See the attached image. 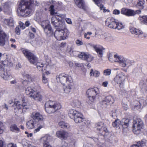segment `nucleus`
<instances>
[{
	"mask_svg": "<svg viewBox=\"0 0 147 147\" xmlns=\"http://www.w3.org/2000/svg\"><path fill=\"white\" fill-rule=\"evenodd\" d=\"M88 97L87 101L88 103L94 102L96 98L99 96V91L97 87L88 89L86 92Z\"/></svg>",
	"mask_w": 147,
	"mask_h": 147,
	"instance_id": "20e7f679",
	"label": "nucleus"
},
{
	"mask_svg": "<svg viewBox=\"0 0 147 147\" xmlns=\"http://www.w3.org/2000/svg\"><path fill=\"white\" fill-rule=\"evenodd\" d=\"M124 27V26L123 25L122 23H119L117 22V24H116L115 29H117L119 30L123 28Z\"/></svg>",
	"mask_w": 147,
	"mask_h": 147,
	"instance_id": "a18cd8bd",
	"label": "nucleus"
},
{
	"mask_svg": "<svg viewBox=\"0 0 147 147\" xmlns=\"http://www.w3.org/2000/svg\"><path fill=\"white\" fill-rule=\"evenodd\" d=\"M44 32L47 36L50 37L54 35L55 37V33L54 32L51 24L47 25L44 28H43Z\"/></svg>",
	"mask_w": 147,
	"mask_h": 147,
	"instance_id": "dca6fc26",
	"label": "nucleus"
},
{
	"mask_svg": "<svg viewBox=\"0 0 147 147\" xmlns=\"http://www.w3.org/2000/svg\"><path fill=\"white\" fill-rule=\"evenodd\" d=\"M99 74L100 73L99 72L97 71H94L92 69H91L90 72V76L97 77L99 76Z\"/></svg>",
	"mask_w": 147,
	"mask_h": 147,
	"instance_id": "4c0bfd02",
	"label": "nucleus"
},
{
	"mask_svg": "<svg viewBox=\"0 0 147 147\" xmlns=\"http://www.w3.org/2000/svg\"><path fill=\"white\" fill-rule=\"evenodd\" d=\"M46 111L49 114L54 113L55 112V107H49L45 108Z\"/></svg>",
	"mask_w": 147,
	"mask_h": 147,
	"instance_id": "f704fd0d",
	"label": "nucleus"
},
{
	"mask_svg": "<svg viewBox=\"0 0 147 147\" xmlns=\"http://www.w3.org/2000/svg\"><path fill=\"white\" fill-rule=\"evenodd\" d=\"M25 92L27 95L35 100L41 101L42 100V96L40 92L34 90L33 88L30 86L28 87L26 89Z\"/></svg>",
	"mask_w": 147,
	"mask_h": 147,
	"instance_id": "39448f33",
	"label": "nucleus"
},
{
	"mask_svg": "<svg viewBox=\"0 0 147 147\" xmlns=\"http://www.w3.org/2000/svg\"><path fill=\"white\" fill-rule=\"evenodd\" d=\"M120 125H121V121L119 119H116L114 122L112 123V125L114 127H118Z\"/></svg>",
	"mask_w": 147,
	"mask_h": 147,
	"instance_id": "58836bf2",
	"label": "nucleus"
},
{
	"mask_svg": "<svg viewBox=\"0 0 147 147\" xmlns=\"http://www.w3.org/2000/svg\"><path fill=\"white\" fill-rule=\"evenodd\" d=\"M25 77L27 78V79L26 80V81L24 80L22 82L23 83H24L25 81L27 82H31L32 81V79L30 75L26 74L25 75Z\"/></svg>",
	"mask_w": 147,
	"mask_h": 147,
	"instance_id": "864d4df0",
	"label": "nucleus"
},
{
	"mask_svg": "<svg viewBox=\"0 0 147 147\" xmlns=\"http://www.w3.org/2000/svg\"><path fill=\"white\" fill-rule=\"evenodd\" d=\"M111 73V70L110 69H107L105 70L104 71V73L105 76L109 75Z\"/></svg>",
	"mask_w": 147,
	"mask_h": 147,
	"instance_id": "5fc2aeb1",
	"label": "nucleus"
},
{
	"mask_svg": "<svg viewBox=\"0 0 147 147\" xmlns=\"http://www.w3.org/2000/svg\"><path fill=\"white\" fill-rule=\"evenodd\" d=\"M65 15L56 12V34L57 35V39L60 40H65L67 37L63 30L64 21Z\"/></svg>",
	"mask_w": 147,
	"mask_h": 147,
	"instance_id": "f257e3e1",
	"label": "nucleus"
},
{
	"mask_svg": "<svg viewBox=\"0 0 147 147\" xmlns=\"http://www.w3.org/2000/svg\"><path fill=\"white\" fill-rule=\"evenodd\" d=\"M144 0H138L137 3V5L141 7L142 9L144 8V5L145 3Z\"/></svg>",
	"mask_w": 147,
	"mask_h": 147,
	"instance_id": "e433bc0d",
	"label": "nucleus"
},
{
	"mask_svg": "<svg viewBox=\"0 0 147 147\" xmlns=\"http://www.w3.org/2000/svg\"><path fill=\"white\" fill-rule=\"evenodd\" d=\"M19 26L22 29H24L25 28V24L21 22L19 23Z\"/></svg>",
	"mask_w": 147,
	"mask_h": 147,
	"instance_id": "052dcab7",
	"label": "nucleus"
},
{
	"mask_svg": "<svg viewBox=\"0 0 147 147\" xmlns=\"http://www.w3.org/2000/svg\"><path fill=\"white\" fill-rule=\"evenodd\" d=\"M76 43L78 46H80L83 45V42L79 40H77L76 41Z\"/></svg>",
	"mask_w": 147,
	"mask_h": 147,
	"instance_id": "69168bd1",
	"label": "nucleus"
},
{
	"mask_svg": "<svg viewBox=\"0 0 147 147\" xmlns=\"http://www.w3.org/2000/svg\"><path fill=\"white\" fill-rule=\"evenodd\" d=\"M114 57L115 59V60H113L112 56L110 55L109 57V61L111 62H119L120 65L122 67L123 64L125 59L122 56L118 55H115L114 56Z\"/></svg>",
	"mask_w": 147,
	"mask_h": 147,
	"instance_id": "f8f14e48",
	"label": "nucleus"
},
{
	"mask_svg": "<svg viewBox=\"0 0 147 147\" xmlns=\"http://www.w3.org/2000/svg\"><path fill=\"white\" fill-rule=\"evenodd\" d=\"M42 82L44 84H46L48 83V79L45 76V75L43 74L42 76Z\"/></svg>",
	"mask_w": 147,
	"mask_h": 147,
	"instance_id": "09e8293b",
	"label": "nucleus"
},
{
	"mask_svg": "<svg viewBox=\"0 0 147 147\" xmlns=\"http://www.w3.org/2000/svg\"><path fill=\"white\" fill-rule=\"evenodd\" d=\"M93 1L98 6H100V8L101 10L103 9V8H104V5H103L101 4V3L102 1V0H101L98 3V1L97 0H96L95 1Z\"/></svg>",
	"mask_w": 147,
	"mask_h": 147,
	"instance_id": "8fccbe9b",
	"label": "nucleus"
},
{
	"mask_svg": "<svg viewBox=\"0 0 147 147\" xmlns=\"http://www.w3.org/2000/svg\"><path fill=\"white\" fill-rule=\"evenodd\" d=\"M139 85L141 87V88H146L147 85V80H141L140 82Z\"/></svg>",
	"mask_w": 147,
	"mask_h": 147,
	"instance_id": "37998d69",
	"label": "nucleus"
},
{
	"mask_svg": "<svg viewBox=\"0 0 147 147\" xmlns=\"http://www.w3.org/2000/svg\"><path fill=\"white\" fill-rule=\"evenodd\" d=\"M100 104L101 107L102 108H106L107 107V105H109L105 99L102 100L100 102Z\"/></svg>",
	"mask_w": 147,
	"mask_h": 147,
	"instance_id": "de8ad7c7",
	"label": "nucleus"
},
{
	"mask_svg": "<svg viewBox=\"0 0 147 147\" xmlns=\"http://www.w3.org/2000/svg\"><path fill=\"white\" fill-rule=\"evenodd\" d=\"M116 110L115 109L113 110L111 112L110 114L111 116L113 118L117 117L116 114Z\"/></svg>",
	"mask_w": 147,
	"mask_h": 147,
	"instance_id": "6e6d98bb",
	"label": "nucleus"
},
{
	"mask_svg": "<svg viewBox=\"0 0 147 147\" xmlns=\"http://www.w3.org/2000/svg\"><path fill=\"white\" fill-rule=\"evenodd\" d=\"M50 102L51 100H49L46 102L45 105V108L50 107Z\"/></svg>",
	"mask_w": 147,
	"mask_h": 147,
	"instance_id": "338daca9",
	"label": "nucleus"
},
{
	"mask_svg": "<svg viewBox=\"0 0 147 147\" xmlns=\"http://www.w3.org/2000/svg\"><path fill=\"white\" fill-rule=\"evenodd\" d=\"M122 107L124 109L127 110L128 109V107L127 104L123 103H122Z\"/></svg>",
	"mask_w": 147,
	"mask_h": 147,
	"instance_id": "0e129e2a",
	"label": "nucleus"
},
{
	"mask_svg": "<svg viewBox=\"0 0 147 147\" xmlns=\"http://www.w3.org/2000/svg\"><path fill=\"white\" fill-rule=\"evenodd\" d=\"M130 31L131 33L135 34L136 35H139L143 33L142 31L134 28H131Z\"/></svg>",
	"mask_w": 147,
	"mask_h": 147,
	"instance_id": "c85d7f7f",
	"label": "nucleus"
},
{
	"mask_svg": "<svg viewBox=\"0 0 147 147\" xmlns=\"http://www.w3.org/2000/svg\"><path fill=\"white\" fill-rule=\"evenodd\" d=\"M141 106L142 107L147 105V99L145 98H142L139 101Z\"/></svg>",
	"mask_w": 147,
	"mask_h": 147,
	"instance_id": "72a5a7b5",
	"label": "nucleus"
},
{
	"mask_svg": "<svg viewBox=\"0 0 147 147\" xmlns=\"http://www.w3.org/2000/svg\"><path fill=\"white\" fill-rule=\"evenodd\" d=\"M138 19L142 24H146L147 23V16H140Z\"/></svg>",
	"mask_w": 147,
	"mask_h": 147,
	"instance_id": "c756f323",
	"label": "nucleus"
},
{
	"mask_svg": "<svg viewBox=\"0 0 147 147\" xmlns=\"http://www.w3.org/2000/svg\"><path fill=\"white\" fill-rule=\"evenodd\" d=\"M66 132L63 131H59L56 133L57 136L59 138L63 139L65 138Z\"/></svg>",
	"mask_w": 147,
	"mask_h": 147,
	"instance_id": "473e14b6",
	"label": "nucleus"
},
{
	"mask_svg": "<svg viewBox=\"0 0 147 147\" xmlns=\"http://www.w3.org/2000/svg\"><path fill=\"white\" fill-rule=\"evenodd\" d=\"M105 23L107 24H108L109 27L115 29L116 24H117V22L113 18L109 17L106 20Z\"/></svg>",
	"mask_w": 147,
	"mask_h": 147,
	"instance_id": "f3484780",
	"label": "nucleus"
},
{
	"mask_svg": "<svg viewBox=\"0 0 147 147\" xmlns=\"http://www.w3.org/2000/svg\"><path fill=\"white\" fill-rule=\"evenodd\" d=\"M95 126L96 129L100 131L101 130L103 126V125L102 122H100L96 124Z\"/></svg>",
	"mask_w": 147,
	"mask_h": 147,
	"instance_id": "79ce46f5",
	"label": "nucleus"
},
{
	"mask_svg": "<svg viewBox=\"0 0 147 147\" xmlns=\"http://www.w3.org/2000/svg\"><path fill=\"white\" fill-rule=\"evenodd\" d=\"M93 47L97 53L98 56L100 57H102L103 53L102 49L100 47L95 45Z\"/></svg>",
	"mask_w": 147,
	"mask_h": 147,
	"instance_id": "bb28decb",
	"label": "nucleus"
},
{
	"mask_svg": "<svg viewBox=\"0 0 147 147\" xmlns=\"http://www.w3.org/2000/svg\"><path fill=\"white\" fill-rule=\"evenodd\" d=\"M105 99L109 105V104H113L114 102V100L113 98L111 96H110L106 97Z\"/></svg>",
	"mask_w": 147,
	"mask_h": 147,
	"instance_id": "2f4dec72",
	"label": "nucleus"
},
{
	"mask_svg": "<svg viewBox=\"0 0 147 147\" xmlns=\"http://www.w3.org/2000/svg\"><path fill=\"white\" fill-rule=\"evenodd\" d=\"M79 57L82 59L86 60L88 61H90L93 59L90 55H87L84 53H81L80 55H79Z\"/></svg>",
	"mask_w": 147,
	"mask_h": 147,
	"instance_id": "aec40b11",
	"label": "nucleus"
},
{
	"mask_svg": "<svg viewBox=\"0 0 147 147\" xmlns=\"http://www.w3.org/2000/svg\"><path fill=\"white\" fill-rule=\"evenodd\" d=\"M134 63V62L133 61L125 59L123 64L122 67H125L126 66L129 67L133 65Z\"/></svg>",
	"mask_w": 147,
	"mask_h": 147,
	"instance_id": "cd10ccee",
	"label": "nucleus"
},
{
	"mask_svg": "<svg viewBox=\"0 0 147 147\" xmlns=\"http://www.w3.org/2000/svg\"><path fill=\"white\" fill-rule=\"evenodd\" d=\"M49 11H50V14L51 15H53L55 13V10L54 9V6L51 5L49 9Z\"/></svg>",
	"mask_w": 147,
	"mask_h": 147,
	"instance_id": "49530a36",
	"label": "nucleus"
},
{
	"mask_svg": "<svg viewBox=\"0 0 147 147\" xmlns=\"http://www.w3.org/2000/svg\"><path fill=\"white\" fill-rule=\"evenodd\" d=\"M42 126L41 125H40L38 127H37L36 129H35L34 131V133H36L37 132L39 131L40 129L42 128Z\"/></svg>",
	"mask_w": 147,
	"mask_h": 147,
	"instance_id": "e2e57ef3",
	"label": "nucleus"
},
{
	"mask_svg": "<svg viewBox=\"0 0 147 147\" xmlns=\"http://www.w3.org/2000/svg\"><path fill=\"white\" fill-rule=\"evenodd\" d=\"M7 65L8 61L7 60L1 61L0 62V76L5 80H8L10 76L9 73L4 69V67Z\"/></svg>",
	"mask_w": 147,
	"mask_h": 147,
	"instance_id": "0eeeda50",
	"label": "nucleus"
},
{
	"mask_svg": "<svg viewBox=\"0 0 147 147\" xmlns=\"http://www.w3.org/2000/svg\"><path fill=\"white\" fill-rule=\"evenodd\" d=\"M35 121L32 119L28 121L26 123V126L28 129H31L34 127Z\"/></svg>",
	"mask_w": 147,
	"mask_h": 147,
	"instance_id": "393cba45",
	"label": "nucleus"
},
{
	"mask_svg": "<svg viewBox=\"0 0 147 147\" xmlns=\"http://www.w3.org/2000/svg\"><path fill=\"white\" fill-rule=\"evenodd\" d=\"M10 130L13 132H18L20 131V129L15 124H12L10 126Z\"/></svg>",
	"mask_w": 147,
	"mask_h": 147,
	"instance_id": "7c9ffc66",
	"label": "nucleus"
},
{
	"mask_svg": "<svg viewBox=\"0 0 147 147\" xmlns=\"http://www.w3.org/2000/svg\"><path fill=\"white\" fill-rule=\"evenodd\" d=\"M146 141V140H143L138 142L136 144L132 145L131 147H142L145 145Z\"/></svg>",
	"mask_w": 147,
	"mask_h": 147,
	"instance_id": "5701e85b",
	"label": "nucleus"
},
{
	"mask_svg": "<svg viewBox=\"0 0 147 147\" xmlns=\"http://www.w3.org/2000/svg\"><path fill=\"white\" fill-rule=\"evenodd\" d=\"M68 115L70 118L73 119L76 123H78V122L82 120V116H83L81 113L74 109H71L69 111Z\"/></svg>",
	"mask_w": 147,
	"mask_h": 147,
	"instance_id": "6e6552de",
	"label": "nucleus"
},
{
	"mask_svg": "<svg viewBox=\"0 0 147 147\" xmlns=\"http://www.w3.org/2000/svg\"><path fill=\"white\" fill-rule=\"evenodd\" d=\"M48 24H50V22L48 20H43L40 22V25L43 28Z\"/></svg>",
	"mask_w": 147,
	"mask_h": 147,
	"instance_id": "a19ab883",
	"label": "nucleus"
},
{
	"mask_svg": "<svg viewBox=\"0 0 147 147\" xmlns=\"http://www.w3.org/2000/svg\"><path fill=\"white\" fill-rule=\"evenodd\" d=\"M22 100V104H20V102L18 101H15L14 102V105L16 106L15 109L21 110L22 112H25L29 107V103L27 102V100L26 99L25 97L22 96L21 97Z\"/></svg>",
	"mask_w": 147,
	"mask_h": 147,
	"instance_id": "423d86ee",
	"label": "nucleus"
},
{
	"mask_svg": "<svg viewBox=\"0 0 147 147\" xmlns=\"http://www.w3.org/2000/svg\"><path fill=\"white\" fill-rule=\"evenodd\" d=\"M61 107V104L59 102H57L56 103V109H56V112H57V110L60 109Z\"/></svg>",
	"mask_w": 147,
	"mask_h": 147,
	"instance_id": "bf43d9fd",
	"label": "nucleus"
},
{
	"mask_svg": "<svg viewBox=\"0 0 147 147\" xmlns=\"http://www.w3.org/2000/svg\"><path fill=\"white\" fill-rule=\"evenodd\" d=\"M22 51L31 63L36 65L37 68L39 71H42L44 64L38 62V58L33 53L26 49H22Z\"/></svg>",
	"mask_w": 147,
	"mask_h": 147,
	"instance_id": "7ed1b4c3",
	"label": "nucleus"
},
{
	"mask_svg": "<svg viewBox=\"0 0 147 147\" xmlns=\"http://www.w3.org/2000/svg\"><path fill=\"white\" fill-rule=\"evenodd\" d=\"M141 13V11L138 9L136 10L128 9L127 16H134L136 14H139Z\"/></svg>",
	"mask_w": 147,
	"mask_h": 147,
	"instance_id": "6ab92c4d",
	"label": "nucleus"
},
{
	"mask_svg": "<svg viewBox=\"0 0 147 147\" xmlns=\"http://www.w3.org/2000/svg\"><path fill=\"white\" fill-rule=\"evenodd\" d=\"M131 106L132 109L134 110H137L141 107L139 101L138 100L134 101L131 104Z\"/></svg>",
	"mask_w": 147,
	"mask_h": 147,
	"instance_id": "4be33fe9",
	"label": "nucleus"
},
{
	"mask_svg": "<svg viewBox=\"0 0 147 147\" xmlns=\"http://www.w3.org/2000/svg\"><path fill=\"white\" fill-rule=\"evenodd\" d=\"M31 117L35 122V123L43 121L44 118L43 116L40 113L34 112L32 113L31 115Z\"/></svg>",
	"mask_w": 147,
	"mask_h": 147,
	"instance_id": "2eb2a0df",
	"label": "nucleus"
},
{
	"mask_svg": "<svg viewBox=\"0 0 147 147\" xmlns=\"http://www.w3.org/2000/svg\"><path fill=\"white\" fill-rule=\"evenodd\" d=\"M56 79L57 82H60L63 85H64L65 83L69 84L72 82L71 76H69L67 75H65L64 74H62L57 76Z\"/></svg>",
	"mask_w": 147,
	"mask_h": 147,
	"instance_id": "1a4fd4ad",
	"label": "nucleus"
},
{
	"mask_svg": "<svg viewBox=\"0 0 147 147\" xmlns=\"http://www.w3.org/2000/svg\"><path fill=\"white\" fill-rule=\"evenodd\" d=\"M1 22L2 25L4 26H7L9 27H13L14 26L15 22L13 18L11 17L3 19L2 20Z\"/></svg>",
	"mask_w": 147,
	"mask_h": 147,
	"instance_id": "ddd939ff",
	"label": "nucleus"
},
{
	"mask_svg": "<svg viewBox=\"0 0 147 147\" xmlns=\"http://www.w3.org/2000/svg\"><path fill=\"white\" fill-rule=\"evenodd\" d=\"M6 15H11L12 14L11 10L9 6L7 5H3V11Z\"/></svg>",
	"mask_w": 147,
	"mask_h": 147,
	"instance_id": "a878e982",
	"label": "nucleus"
},
{
	"mask_svg": "<svg viewBox=\"0 0 147 147\" xmlns=\"http://www.w3.org/2000/svg\"><path fill=\"white\" fill-rule=\"evenodd\" d=\"M59 125L61 128L64 129L67 128L69 126L68 124L65 123V122L63 121L59 122Z\"/></svg>",
	"mask_w": 147,
	"mask_h": 147,
	"instance_id": "ea45409f",
	"label": "nucleus"
},
{
	"mask_svg": "<svg viewBox=\"0 0 147 147\" xmlns=\"http://www.w3.org/2000/svg\"><path fill=\"white\" fill-rule=\"evenodd\" d=\"M112 39V37L110 36H107L105 38V40L108 41H111Z\"/></svg>",
	"mask_w": 147,
	"mask_h": 147,
	"instance_id": "774afa93",
	"label": "nucleus"
},
{
	"mask_svg": "<svg viewBox=\"0 0 147 147\" xmlns=\"http://www.w3.org/2000/svg\"><path fill=\"white\" fill-rule=\"evenodd\" d=\"M131 120L128 118H124L121 121V125L123 128H127L129 125Z\"/></svg>",
	"mask_w": 147,
	"mask_h": 147,
	"instance_id": "412c9836",
	"label": "nucleus"
},
{
	"mask_svg": "<svg viewBox=\"0 0 147 147\" xmlns=\"http://www.w3.org/2000/svg\"><path fill=\"white\" fill-rule=\"evenodd\" d=\"M120 13V11L117 9H114L113 11V13L115 15H119Z\"/></svg>",
	"mask_w": 147,
	"mask_h": 147,
	"instance_id": "680f3d73",
	"label": "nucleus"
},
{
	"mask_svg": "<svg viewBox=\"0 0 147 147\" xmlns=\"http://www.w3.org/2000/svg\"><path fill=\"white\" fill-rule=\"evenodd\" d=\"M81 118L82 119V120L78 122V123H82V125L87 126L90 124L89 123L88 121L85 120V119L82 117V116Z\"/></svg>",
	"mask_w": 147,
	"mask_h": 147,
	"instance_id": "c03bdc74",
	"label": "nucleus"
},
{
	"mask_svg": "<svg viewBox=\"0 0 147 147\" xmlns=\"http://www.w3.org/2000/svg\"><path fill=\"white\" fill-rule=\"evenodd\" d=\"M15 32L17 35H20V30L19 27H16L15 29Z\"/></svg>",
	"mask_w": 147,
	"mask_h": 147,
	"instance_id": "4d7b16f0",
	"label": "nucleus"
},
{
	"mask_svg": "<svg viewBox=\"0 0 147 147\" xmlns=\"http://www.w3.org/2000/svg\"><path fill=\"white\" fill-rule=\"evenodd\" d=\"M125 79L124 74L122 72H120L117 74L114 78L115 82L119 84L120 88L123 87L124 82Z\"/></svg>",
	"mask_w": 147,
	"mask_h": 147,
	"instance_id": "9b49d317",
	"label": "nucleus"
},
{
	"mask_svg": "<svg viewBox=\"0 0 147 147\" xmlns=\"http://www.w3.org/2000/svg\"><path fill=\"white\" fill-rule=\"evenodd\" d=\"M128 10V9L126 8H123L121 9V12L122 14L127 16Z\"/></svg>",
	"mask_w": 147,
	"mask_h": 147,
	"instance_id": "3c124183",
	"label": "nucleus"
},
{
	"mask_svg": "<svg viewBox=\"0 0 147 147\" xmlns=\"http://www.w3.org/2000/svg\"><path fill=\"white\" fill-rule=\"evenodd\" d=\"M8 38V36L1 29L0 25V46H4L5 44L6 41Z\"/></svg>",
	"mask_w": 147,
	"mask_h": 147,
	"instance_id": "4468645a",
	"label": "nucleus"
},
{
	"mask_svg": "<svg viewBox=\"0 0 147 147\" xmlns=\"http://www.w3.org/2000/svg\"><path fill=\"white\" fill-rule=\"evenodd\" d=\"M73 86L70 84L67 86L65 88H63L64 92L66 93H69L71 91Z\"/></svg>",
	"mask_w": 147,
	"mask_h": 147,
	"instance_id": "c9c22d12",
	"label": "nucleus"
},
{
	"mask_svg": "<svg viewBox=\"0 0 147 147\" xmlns=\"http://www.w3.org/2000/svg\"><path fill=\"white\" fill-rule=\"evenodd\" d=\"M143 123L140 119H138L133 121V130L135 134H139L143 126Z\"/></svg>",
	"mask_w": 147,
	"mask_h": 147,
	"instance_id": "9d476101",
	"label": "nucleus"
},
{
	"mask_svg": "<svg viewBox=\"0 0 147 147\" xmlns=\"http://www.w3.org/2000/svg\"><path fill=\"white\" fill-rule=\"evenodd\" d=\"M72 105L75 107H78L80 106V102L78 100H73Z\"/></svg>",
	"mask_w": 147,
	"mask_h": 147,
	"instance_id": "603ef678",
	"label": "nucleus"
},
{
	"mask_svg": "<svg viewBox=\"0 0 147 147\" xmlns=\"http://www.w3.org/2000/svg\"><path fill=\"white\" fill-rule=\"evenodd\" d=\"M76 5L79 8L84 9V3L83 0H74Z\"/></svg>",
	"mask_w": 147,
	"mask_h": 147,
	"instance_id": "b1692460",
	"label": "nucleus"
},
{
	"mask_svg": "<svg viewBox=\"0 0 147 147\" xmlns=\"http://www.w3.org/2000/svg\"><path fill=\"white\" fill-rule=\"evenodd\" d=\"M33 3L34 0H21L18 6L19 16L25 17L30 15Z\"/></svg>",
	"mask_w": 147,
	"mask_h": 147,
	"instance_id": "f03ea898",
	"label": "nucleus"
},
{
	"mask_svg": "<svg viewBox=\"0 0 147 147\" xmlns=\"http://www.w3.org/2000/svg\"><path fill=\"white\" fill-rule=\"evenodd\" d=\"M52 137L49 135H46L43 138L44 147H52L49 144V142L51 141Z\"/></svg>",
	"mask_w": 147,
	"mask_h": 147,
	"instance_id": "a211bd4d",
	"label": "nucleus"
},
{
	"mask_svg": "<svg viewBox=\"0 0 147 147\" xmlns=\"http://www.w3.org/2000/svg\"><path fill=\"white\" fill-rule=\"evenodd\" d=\"M28 36L29 38L30 39H33L35 37L34 34L30 32L28 33Z\"/></svg>",
	"mask_w": 147,
	"mask_h": 147,
	"instance_id": "13d9d810",
	"label": "nucleus"
}]
</instances>
